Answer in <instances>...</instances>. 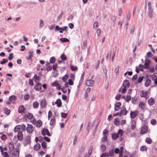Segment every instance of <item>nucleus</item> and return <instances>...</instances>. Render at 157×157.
Returning <instances> with one entry per match:
<instances>
[{"label":"nucleus","mask_w":157,"mask_h":157,"mask_svg":"<svg viewBox=\"0 0 157 157\" xmlns=\"http://www.w3.org/2000/svg\"><path fill=\"white\" fill-rule=\"evenodd\" d=\"M21 127L20 125H17L15 128L14 129V131L15 132H18L20 130Z\"/></svg>","instance_id":"c756f323"},{"label":"nucleus","mask_w":157,"mask_h":157,"mask_svg":"<svg viewBox=\"0 0 157 157\" xmlns=\"http://www.w3.org/2000/svg\"><path fill=\"white\" fill-rule=\"evenodd\" d=\"M67 28V26H64L63 28H60L59 27V26L57 25L56 27L55 30L56 31L60 30L59 31V33H63V31L66 30V29Z\"/></svg>","instance_id":"39448f33"},{"label":"nucleus","mask_w":157,"mask_h":157,"mask_svg":"<svg viewBox=\"0 0 157 157\" xmlns=\"http://www.w3.org/2000/svg\"><path fill=\"white\" fill-rule=\"evenodd\" d=\"M70 67L71 69L73 71H75L78 69L76 66H73L72 65H70Z\"/></svg>","instance_id":"a19ab883"},{"label":"nucleus","mask_w":157,"mask_h":157,"mask_svg":"<svg viewBox=\"0 0 157 157\" xmlns=\"http://www.w3.org/2000/svg\"><path fill=\"white\" fill-rule=\"evenodd\" d=\"M153 9L152 8L148 9L147 11V13L149 17L152 18L153 17Z\"/></svg>","instance_id":"9d476101"},{"label":"nucleus","mask_w":157,"mask_h":157,"mask_svg":"<svg viewBox=\"0 0 157 157\" xmlns=\"http://www.w3.org/2000/svg\"><path fill=\"white\" fill-rule=\"evenodd\" d=\"M4 113L7 115H9L10 113V109H8L7 108H5L4 109Z\"/></svg>","instance_id":"a878e982"},{"label":"nucleus","mask_w":157,"mask_h":157,"mask_svg":"<svg viewBox=\"0 0 157 157\" xmlns=\"http://www.w3.org/2000/svg\"><path fill=\"white\" fill-rule=\"evenodd\" d=\"M109 156L111 157H113L114 155L113 149H111L109 151Z\"/></svg>","instance_id":"f704fd0d"},{"label":"nucleus","mask_w":157,"mask_h":157,"mask_svg":"<svg viewBox=\"0 0 157 157\" xmlns=\"http://www.w3.org/2000/svg\"><path fill=\"white\" fill-rule=\"evenodd\" d=\"M131 127V128L132 129H135L136 127V121L135 120H133L132 121Z\"/></svg>","instance_id":"a211bd4d"},{"label":"nucleus","mask_w":157,"mask_h":157,"mask_svg":"<svg viewBox=\"0 0 157 157\" xmlns=\"http://www.w3.org/2000/svg\"><path fill=\"white\" fill-rule=\"evenodd\" d=\"M28 126L26 128V130L29 133H32L33 130V126L31 124H27Z\"/></svg>","instance_id":"20e7f679"},{"label":"nucleus","mask_w":157,"mask_h":157,"mask_svg":"<svg viewBox=\"0 0 157 157\" xmlns=\"http://www.w3.org/2000/svg\"><path fill=\"white\" fill-rule=\"evenodd\" d=\"M67 113H61V117L63 118H66L67 116Z\"/></svg>","instance_id":"e2e57ef3"},{"label":"nucleus","mask_w":157,"mask_h":157,"mask_svg":"<svg viewBox=\"0 0 157 157\" xmlns=\"http://www.w3.org/2000/svg\"><path fill=\"white\" fill-rule=\"evenodd\" d=\"M41 147L39 143H37L35 145L34 147V149L35 150H38L40 149Z\"/></svg>","instance_id":"5701e85b"},{"label":"nucleus","mask_w":157,"mask_h":157,"mask_svg":"<svg viewBox=\"0 0 157 157\" xmlns=\"http://www.w3.org/2000/svg\"><path fill=\"white\" fill-rule=\"evenodd\" d=\"M55 104L57 105V107H59L62 105V102L60 99H58L55 102Z\"/></svg>","instance_id":"6ab92c4d"},{"label":"nucleus","mask_w":157,"mask_h":157,"mask_svg":"<svg viewBox=\"0 0 157 157\" xmlns=\"http://www.w3.org/2000/svg\"><path fill=\"white\" fill-rule=\"evenodd\" d=\"M124 132L122 130L119 129L117 133H113L112 134V137L113 139L115 140L119 137V140L120 141L122 140L124 138L123 136Z\"/></svg>","instance_id":"f257e3e1"},{"label":"nucleus","mask_w":157,"mask_h":157,"mask_svg":"<svg viewBox=\"0 0 157 157\" xmlns=\"http://www.w3.org/2000/svg\"><path fill=\"white\" fill-rule=\"evenodd\" d=\"M148 93V92L147 91L142 90L141 91V94H140L141 96L142 97H145L147 96Z\"/></svg>","instance_id":"393cba45"},{"label":"nucleus","mask_w":157,"mask_h":157,"mask_svg":"<svg viewBox=\"0 0 157 157\" xmlns=\"http://www.w3.org/2000/svg\"><path fill=\"white\" fill-rule=\"evenodd\" d=\"M42 133L44 136L47 135L48 136H51V134L48 129H43L42 131Z\"/></svg>","instance_id":"0eeeda50"},{"label":"nucleus","mask_w":157,"mask_h":157,"mask_svg":"<svg viewBox=\"0 0 157 157\" xmlns=\"http://www.w3.org/2000/svg\"><path fill=\"white\" fill-rule=\"evenodd\" d=\"M29 94H26L24 96V99L25 100L27 101L29 100Z\"/></svg>","instance_id":"49530a36"},{"label":"nucleus","mask_w":157,"mask_h":157,"mask_svg":"<svg viewBox=\"0 0 157 157\" xmlns=\"http://www.w3.org/2000/svg\"><path fill=\"white\" fill-rule=\"evenodd\" d=\"M21 130L23 132H24L25 131V130H26V126L24 124H22L21 126Z\"/></svg>","instance_id":"de8ad7c7"},{"label":"nucleus","mask_w":157,"mask_h":157,"mask_svg":"<svg viewBox=\"0 0 157 157\" xmlns=\"http://www.w3.org/2000/svg\"><path fill=\"white\" fill-rule=\"evenodd\" d=\"M26 116L28 118V119H30L33 117V116L30 113H29L26 115Z\"/></svg>","instance_id":"ea45409f"},{"label":"nucleus","mask_w":157,"mask_h":157,"mask_svg":"<svg viewBox=\"0 0 157 157\" xmlns=\"http://www.w3.org/2000/svg\"><path fill=\"white\" fill-rule=\"evenodd\" d=\"M144 78V77L143 76H140L138 78V82L139 83H140L143 80Z\"/></svg>","instance_id":"3c124183"},{"label":"nucleus","mask_w":157,"mask_h":157,"mask_svg":"<svg viewBox=\"0 0 157 157\" xmlns=\"http://www.w3.org/2000/svg\"><path fill=\"white\" fill-rule=\"evenodd\" d=\"M144 66L142 64H140L139 65V70H140L141 71H143L144 69L143 68H144Z\"/></svg>","instance_id":"0e129e2a"},{"label":"nucleus","mask_w":157,"mask_h":157,"mask_svg":"<svg viewBox=\"0 0 157 157\" xmlns=\"http://www.w3.org/2000/svg\"><path fill=\"white\" fill-rule=\"evenodd\" d=\"M121 105V102H118L115 104L114 108V110L115 111H117L119 110Z\"/></svg>","instance_id":"ddd939ff"},{"label":"nucleus","mask_w":157,"mask_h":157,"mask_svg":"<svg viewBox=\"0 0 157 157\" xmlns=\"http://www.w3.org/2000/svg\"><path fill=\"white\" fill-rule=\"evenodd\" d=\"M13 54L11 53L10 54L8 58V59L9 60H11L13 59Z\"/></svg>","instance_id":"4d7b16f0"},{"label":"nucleus","mask_w":157,"mask_h":157,"mask_svg":"<svg viewBox=\"0 0 157 157\" xmlns=\"http://www.w3.org/2000/svg\"><path fill=\"white\" fill-rule=\"evenodd\" d=\"M9 146L10 151H13L14 149V146L13 143L12 142H10L9 144Z\"/></svg>","instance_id":"f3484780"},{"label":"nucleus","mask_w":157,"mask_h":157,"mask_svg":"<svg viewBox=\"0 0 157 157\" xmlns=\"http://www.w3.org/2000/svg\"><path fill=\"white\" fill-rule=\"evenodd\" d=\"M92 149L93 148L92 147L90 148L88 154L87 155V157H90V156L92 152Z\"/></svg>","instance_id":"a18cd8bd"},{"label":"nucleus","mask_w":157,"mask_h":157,"mask_svg":"<svg viewBox=\"0 0 157 157\" xmlns=\"http://www.w3.org/2000/svg\"><path fill=\"white\" fill-rule=\"evenodd\" d=\"M40 105L42 108H44L46 107V101L45 99H43L41 100Z\"/></svg>","instance_id":"1a4fd4ad"},{"label":"nucleus","mask_w":157,"mask_h":157,"mask_svg":"<svg viewBox=\"0 0 157 157\" xmlns=\"http://www.w3.org/2000/svg\"><path fill=\"white\" fill-rule=\"evenodd\" d=\"M151 124L152 125H155L156 123V121L155 119H153L151 120Z\"/></svg>","instance_id":"69168bd1"},{"label":"nucleus","mask_w":157,"mask_h":157,"mask_svg":"<svg viewBox=\"0 0 157 157\" xmlns=\"http://www.w3.org/2000/svg\"><path fill=\"white\" fill-rule=\"evenodd\" d=\"M24 106L23 105L20 106L18 110V111L19 113H22L24 112Z\"/></svg>","instance_id":"b1692460"},{"label":"nucleus","mask_w":157,"mask_h":157,"mask_svg":"<svg viewBox=\"0 0 157 157\" xmlns=\"http://www.w3.org/2000/svg\"><path fill=\"white\" fill-rule=\"evenodd\" d=\"M55 58L54 57H51L50 60V62L51 63H55Z\"/></svg>","instance_id":"09e8293b"},{"label":"nucleus","mask_w":157,"mask_h":157,"mask_svg":"<svg viewBox=\"0 0 157 157\" xmlns=\"http://www.w3.org/2000/svg\"><path fill=\"white\" fill-rule=\"evenodd\" d=\"M131 99V97L130 95H127L126 96L125 99L126 101L128 102Z\"/></svg>","instance_id":"680f3d73"},{"label":"nucleus","mask_w":157,"mask_h":157,"mask_svg":"<svg viewBox=\"0 0 157 157\" xmlns=\"http://www.w3.org/2000/svg\"><path fill=\"white\" fill-rule=\"evenodd\" d=\"M138 113V112L137 111L131 112L130 113V115L131 117L132 118H134L136 116Z\"/></svg>","instance_id":"4468645a"},{"label":"nucleus","mask_w":157,"mask_h":157,"mask_svg":"<svg viewBox=\"0 0 157 157\" xmlns=\"http://www.w3.org/2000/svg\"><path fill=\"white\" fill-rule=\"evenodd\" d=\"M151 80L149 79H147L145 83V85L146 86H148L150 84L151 82Z\"/></svg>","instance_id":"2f4dec72"},{"label":"nucleus","mask_w":157,"mask_h":157,"mask_svg":"<svg viewBox=\"0 0 157 157\" xmlns=\"http://www.w3.org/2000/svg\"><path fill=\"white\" fill-rule=\"evenodd\" d=\"M109 155L108 153H103L100 157H109Z\"/></svg>","instance_id":"5fc2aeb1"},{"label":"nucleus","mask_w":157,"mask_h":157,"mask_svg":"<svg viewBox=\"0 0 157 157\" xmlns=\"http://www.w3.org/2000/svg\"><path fill=\"white\" fill-rule=\"evenodd\" d=\"M39 104L36 101L34 102L33 103V107L34 109L37 108L39 106Z\"/></svg>","instance_id":"bb28decb"},{"label":"nucleus","mask_w":157,"mask_h":157,"mask_svg":"<svg viewBox=\"0 0 157 157\" xmlns=\"http://www.w3.org/2000/svg\"><path fill=\"white\" fill-rule=\"evenodd\" d=\"M67 88H66L63 87L62 88L61 90L63 93H65L67 91Z\"/></svg>","instance_id":"774afa93"},{"label":"nucleus","mask_w":157,"mask_h":157,"mask_svg":"<svg viewBox=\"0 0 157 157\" xmlns=\"http://www.w3.org/2000/svg\"><path fill=\"white\" fill-rule=\"evenodd\" d=\"M8 62V60L7 59H4L2 60V61H1L0 63L1 64H3L4 63Z\"/></svg>","instance_id":"864d4df0"},{"label":"nucleus","mask_w":157,"mask_h":157,"mask_svg":"<svg viewBox=\"0 0 157 157\" xmlns=\"http://www.w3.org/2000/svg\"><path fill=\"white\" fill-rule=\"evenodd\" d=\"M139 107L142 109H143L144 108V105L143 102L140 101L139 102Z\"/></svg>","instance_id":"473e14b6"},{"label":"nucleus","mask_w":157,"mask_h":157,"mask_svg":"<svg viewBox=\"0 0 157 157\" xmlns=\"http://www.w3.org/2000/svg\"><path fill=\"white\" fill-rule=\"evenodd\" d=\"M126 18L127 21H129L130 18V13L129 12H128L126 14Z\"/></svg>","instance_id":"bf43d9fd"},{"label":"nucleus","mask_w":157,"mask_h":157,"mask_svg":"<svg viewBox=\"0 0 157 157\" xmlns=\"http://www.w3.org/2000/svg\"><path fill=\"white\" fill-rule=\"evenodd\" d=\"M101 150L102 152H104L106 149V146L104 144H102L101 146Z\"/></svg>","instance_id":"58836bf2"},{"label":"nucleus","mask_w":157,"mask_h":157,"mask_svg":"<svg viewBox=\"0 0 157 157\" xmlns=\"http://www.w3.org/2000/svg\"><path fill=\"white\" fill-rule=\"evenodd\" d=\"M77 141V136H75L74 139V141H73V144L74 145H75Z\"/></svg>","instance_id":"13d9d810"},{"label":"nucleus","mask_w":157,"mask_h":157,"mask_svg":"<svg viewBox=\"0 0 157 157\" xmlns=\"http://www.w3.org/2000/svg\"><path fill=\"white\" fill-rule=\"evenodd\" d=\"M42 88L41 84L40 82H38L36 85H35L34 87V89L37 91H40V90Z\"/></svg>","instance_id":"6e6552de"},{"label":"nucleus","mask_w":157,"mask_h":157,"mask_svg":"<svg viewBox=\"0 0 157 157\" xmlns=\"http://www.w3.org/2000/svg\"><path fill=\"white\" fill-rule=\"evenodd\" d=\"M20 148H16L13 152L12 154L14 157H19V155Z\"/></svg>","instance_id":"7ed1b4c3"},{"label":"nucleus","mask_w":157,"mask_h":157,"mask_svg":"<svg viewBox=\"0 0 157 157\" xmlns=\"http://www.w3.org/2000/svg\"><path fill=\"white\" fill-rule=\"evenodd\" d=\"M128 111L126 109L124 108L121 109L120 112V115L121 116L123 115H126Z\"/></svg>","instance_id":"dca6fc26"},{"label":"nucleus","mask_w":157,"mask_h":157,"mask_svg":"<svg viewBox=\"0 0 157 157\" xmlns=\"http://www.w3.org/2000/svg\"><path fill=\"white\" fill-rule=\"evenodd\" d=\"M114 124L116 125H118L119 124V119L118 118H115L114 122Z\"/></svg>","instance_id":"37998d69"},{"label":"nucleus","mask_w":157,"mask_h":157,"mask_svg":"<svg viewBox=\"0 0 157 157\" xmlns=\"http://www.w3.org/2000/svg\"><path fill=\"white\" fill-rule=\"evenodd\" d=\"M147 131L148 128L147 126L146 125H144L142 126L141 127L140 133L141 134H143L147 133Z\"/></svg>","instance_id":"f03ea898"},{"label":"nucleus","mask_w":157,"mask_h":157,"mask_svg":"<svg viewBox=\"0 0 157 157\" xmlns=\"http://www.w3.org/2000/svg\"><path fill=\"white\" fill-rule=\"evenodd\" d=\"M34 78H35V80L36 81L39 80L40 78V77L39 76H37L36 75H34Z\"/></svg>","instance_id":"6e6d98bb"},{"label":"nucleus","mask_w":157,"mask_h":157,"mask_svg":"<svg viewBox=\"0 0 157 157\" xmlns=\"http://www.w3.org/2000/svg\"><path fill=\"white\" fill-rule=\"evenodd\" d=\"M16 98V97L15 95H12L9 97V99L10 101H13L15 100Z\"/></svg>","instance_id":"72a5a7b5"},{"label":"nucleus","mask_w":157,"mask_h":157,"mask_svg":"<svg viewBox=\"0 0 157 157\" xmlns=\"http://www.w3.org/2000/svg\"><path fill=\"white\" fill-rule=\"evenodd\" d=\"M155 102L154 99L152 98L149 99L147 101L148 104L150 106L153 105L155 103Z\"/></svg>","instance_id":"f8f14e48"},{"label":"nucleus","mask_w":157,"mask_h":157,"mask_svg":"<svg viewBox=\"0 0 157 157\" xmlns=\"http://www.w3.org/2000/svg\"><path fill=\"white\" fill-rule=\"evenodd\" d=\"M146 142L148 144H151L152 143V140L149 138H147L145 140Z\"/></svg>","instance_id":"4c0bfd02"},{"label":"nucleus","mask_w":157,"mask_h":157,"mask_svg":"<svg viewBox=\"0 0 157 157\" xmlns=\"http://www.w3.org/2000/svg\"><path fill=\"white\" fill-rule=\"evenodd\" d=\"M36 126L37 128H39L41 127L42 125V122L40 120H38L36 122Z\"/></svg>","instance_id":"aec40b11"},{"label":"nucleus","mask_w":157,"mask_h":157,"mask_svg":"<svg viewBox=\"0 0 157 157\" xmlns=\"http://www.w3.org/2000/svg\"><path fill=\"white\" fill-rule=\"evenodd\" d=\"M85 147L84 146H82L81 148L79 150V156L81 155L82 153L83 152Z\"/></svg>","instance_id":"cd10ccee"},{"label":"nucleus","mask_w":157,"mask_h":157,"mask_svg":"<svg viewBox=\"0 0 157 157\" xmlns=\"http://www.w3.org/2000/svg\"><path fill=\"white\" fill-rule=\"evenodd\" d=\"M144 65V68L148 69V67L147 66L150 64V61L149 60L146 59Z\"/></svg>","instance_id":"2eb2a0df"},{"label":"nucleus","mask_w":157,"mask_h":157,"mask_svg":"<svg viewBox=\"0 0 157 157\" xmlns=\"http://www.w3.org/2000/svg\"><path fill=\"white\" fill-rule=\"evenodd\" d=\"M55 123V119L54 117H53L51 118L50 124L51 125H52Z\"/></svg>","instance_id":"c85d7f7f"},{"label":"nucleus","mask_w":157,"mask_h":157,"mask_svg":"<svg viewBox=\"0 0 157 157\" xmlns=\"http://www.w3.org/2000/svg\"><path fill=\"white\" fill-rule=\"evenodd\" d=\"M61 58L62 60H65L67 58L66 57V56L65 55H64V54H62L61 56Z\"/></svg>","instance_id":"052dcab7"},{"label":"nucleus","mask_w":157,"mask_h":157,"mask_svg":"<svg viewBox=\"0 0 157 157\" xmlns=\"http://www.w3.org/2000/svg\"><path fill=\"white\" fill-rule=\"evenodd\" d=\"M95 81L91 79L87 80L86 82V85L88 86H92L94 85Z\"/></svg>","instance_id":"423d86ee"},{"label":"nucleus","mask_w":157,"mask_h":157,"mask_svg":"<svg viewBox=\"0 0 157 157\" xmlns=\"http://www.w3.org/2000/svg\"><path fill=\"white\" fill-rule=\"evenodd\" d=\"M23 134L21 132H19L18 133L17 137L18 139L19 140H21L23 139Z\"/></svg>","instance_id":"4be33fe9"},{"label":"nucleus","mask_w":157,"mask_h":157,"mask_svg":"<svg viewBox=\"0 0 157 157\" xmlns=\"http://www.w3.org/2000/svg\"><path fill=\"white\" fill-rule=\"evenodd\" d=\"M29 56L26 57L27 60H30L33 57V55L30 51H29L28 52Z\"/></svg>","instance_id":"7c9ffc66"},{"label":"nucleus","mask_w":157,"mask_h":157,"mask_svg":"<svg viewBox=\"0 0 157 157\" xmlns=\"http://www.w3.org/2000/svg\"><path fill=\"white\" fill-rule=\"evenodd\" d=\"M98 21H95L93 25V28L94 29H96L98 26Z\"/></svg>","instance_id":"8fccbe9b"},{"label":"nucleus","mask_w":157,"mask_h":157,"mask_svg":"<svg viewBox=\"0 0 157 157\" xmlns=\"http://www.w3.org/2000/svg\"><path fill=\"white\" fill-rule=\"evenodd\" d=\"M44 25V21L42 19H40V28H41Z\"/></svg>","instance_id":"603ef678"},{"label":"nucleus","mask_w":157,"mask_h":157,"mask_svg":"<svg viewBox=\"0 0 157 157\" xmlns=\"http://www.w3.org/2000/svg\"><path fill=\"white\" fill-rule=\"evenodd\" d=\"M2 155L3 156V157H9L8 154L6 152H5Z\"/></svg>","instance_id":"338daca9"},{"label":"nucleus","mask_w":157,"mask_h":157,"mask_svg":"<svg viewBox=\"0 0 157 157\" xmlns=\"http://www.w3.org/2000/svg\"><path fill=\"white\" fill-rule=\"evenodd\" d=\"M68 78V75L66 74L64 76H63L62 78V80L63 82H65L67 80V78Z\"/></svg>","instance_id":"79ce46f5"},{"label":"nucleus","mask_w":157,"mask_h":157,"mask_svg":"<svg viewBox=\"0 0 157 157\" xmlns=\"http://www.w3.org/2000/svg\"><path fill=\"white\" fill-rule=\"evenodd\" d=\"M60 40L63 42H66L67 41H69V40L67 38H61L60 39Z\"/></svg>","instance_id":"c9c22d12"},{"label":"nucleus","mask_w":157,"mask_h":157,"mask_svg":"<svg viewBox=\"0 0 157 157\" xmlns=\"http://www.w3.org/2000/svg\"><path fill=\"white\" fill-rule=\"evenodd\" d=\"M46 142L44 141H43L41 143L42 147L43 148H44V149L46 148Z\"/></svg>","instance_id":"c03bdc74"},{"label":"nucleus","mask_w":157,"mask_h":157,"mask_svg":"<svg viewBox=\"0 0 157 157\" xmlns=\"http://www.w3.org/2000/svg\"><path fill=\"white\" fill-rule=\"evenodd\" d=\"M140 150L142 151H146L147 147L145 146H142L140 148Z\"/></svg>","instance_id":"e433bc0d"},{"label":"nucleus","mask_w":157,"mask_h":157,"mask_svg":"<svg viewBox=\"0 0 157 157\" xmlns=\"http://www.w3.org/2000/svg\"><path fill=\"white\" fill-rule=\"evenodd\" d=\"M51 85L52 86L56 87L58 90H59L60 89V85L58 83L57 81H56L52 83Z\"/></svg>","instance_id":"9b49d317"},{"label":"nucleus","mask_w":157,"mask_h":157,"mask_svg":"<svg viewBox=\"0 0 157 157\" xmlns=\"http://www.w3.org/2000/svg\"><path fill=\"white\" fill-rule=\"evenodd\" d=\"M123 85L124 87H129V83L128 80H126L124 81Z\"/></svg>","instance_id":"412c9836"}]
</instances>
